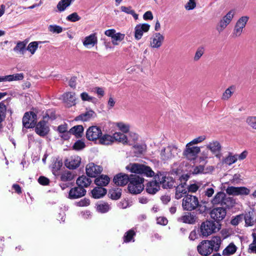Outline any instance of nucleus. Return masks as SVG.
<instances>
[{"mask_svg": "<svg viewBox=\"0 0 256 256\" xmlns=\"http://www.w3.org/2000/svg\"><path fill=\"white\" fill-rule=\"evenodd\" d=\"M182 206L184 210L192 211L200 206L199 210L200 213L206 210V206H202L199 204L198 198L191 194L186 195L182 200Z\"/></svg>", "mask_w": 256, "mask_h": 256, "instance_id": "nucleus-1", "label": "nucleus"}, {"mask_svg": "<svg viewBox=\"0 0 256 256\" xmlns=\"http://www.w3.org/2000/svg\"><path fill=\"white\" fill-rule=\"evenodd\" d=\"M126 168L131 172L142 174L148 177H152L154 174V172L150 166L142 164H130Z\"/></svg>", "mask_w": 256, "mask_h": 256, "instance_id": "nucleus-2", "label": "nucleus"}, {"mask_svg": "<svg viewBox=\"0 0 256 256\" xmlns=\"http://www.w3.org/2000/svg\"><path fill=\"white\" fill-rule=\"evenodd\" d=\"M144 178L136 175H131L128 190L131 194H138L144 188Z\"/></svg>", "mask_w": 256, "mask_h": 256, "instance_id": "nucleus-3", "label": "nucleus"}, {"mask_svg": "<svg viewBox=\"0 0 256 256\" xmlns=\"http://www.w3.org/2000/svg\"><path fill=\"white\" fill-rule=\"evenodd\" d=\"M221 225L212 220H206L202 223L200 232L203 236H208L218 232L220 229Z\"/></svg>", "mask_w": 256, "mask_h": 256, "instance_id": "nucleus-4", "label": "nucleus"}, {"mask_svg": "<svg viewBox=\"0 0 256 256\" xmlns=\"http://www.w3.org/2000/svg\"><path fill=\"white\" fill-rule=\"evenodd\" d=\"M180 152V150L176 145L169 144L162 149L160 152V158L164 161L172 160L176 157Z\"/></svg>", "mask_w": 256, "mask_h": 256, "instance_id": "nucleus-5", "label": "nucleus"}, {"mask_svg": "<svg viewBox=\"0 0 256 256\" xmlns=\"http://www.w3.org/2000/svg\"><path fill=\"white\" fill-rule=\"evenodd\" d=\"M206 149L217 158L220 160L222 156V146L220 142L217 140L210 141L206 146Z\"/></svg>", "mask_w": 256, "mask_h": 256, "instance_id": "nucleus-6", "label": "nucleus"}, {"mask_svg": "<svg viewBox=\"0 0 256 256\" xmlns=\"http://www.w3.org/2000/svg\"><path fill=\"white\" fill-rule=\"evenodd\" d=\"M200 152V147L191 146L190 144H186L183 152V155L188 160H193L196 159Z\"/></svg>", "mask_w": 256, "mask_h": 256, "instance_id": "nucleus-7", "label": "nucleus"}, {"mask_svg": "<svg viewBox=\"0 0 256 256\" xmlns=\"http://www.w3.org/2000/svg\"><path fill=\"white\" fill-rule=\"evenodd\" d=\"M234 15V12L233 10L229 11L218 24L216 29L218 32H222L226 26L231 22Z\"/></svg>", "mask_w": 256, "mask_h": 256, "instance_id": "nucleus-8", "label": "nucleus"}, {"mask_svg": "<svg viewBox=\"0 0 256 256\" xmlns=\"http://www.w3.org/2000/svg\"><path fill=\"white\" fill-rule=\"evenodd\" d=\"M36 115L34 112H26L23 118L22 124L26 128H31L35 126Z\"/></svg>", "mask_w": 256, "mask_h": 256, "instance_id": "nucleus-9", "label": "nucleus"}, {"mask_svg": "<svg viewBox=\"0 0 256 256\" xmlns=\"http://www.w3.org/2000/svg\"><path fill=\"white\" fill-rule=\"evenodd\" d=\"M226 192L229 195L239 196V195H248L250 192V190L246 187H235L228 186L226 189Z\"/></svg>", "mask_w": 256, "mask_h": 256, "instance_id": "nucleus-10", "label": "nucleus"}, {"mask_svg": "<svg viewBox=\"0 0 256 256\" xmlns=\"http://www.w3.org/2000/svg\"><path fill=\"white\" fill-rule=\"evenodd\" d=\"M102 136L100 128L96 126L90 127L86 134V138L90 140H96Z\"/></svg>", "mask_w": 256, "mask_h": 256, "instance_id": "nucleus-11", "label": "nucleus"}, {"mask_svg": "<svg viewBox=\"0 0 256 256\" xmlns=\"http://www.w3.org/2000/svg\"><path fill=\"white\" fill-rule=\"evenodd\" d=\"M81 163V158L78 156H72L64 160V164L67 168L74 170L78 168Z\"/></svg>", "mask_w": 256, "mask_h": 256, "instance_id": "nucleus-12", "label": "nucleus"}, {"mask_svg": "<svg viewBox=\"0 0 256 256\" xmlns=\"http://www.w3.org/2000/svg\"><path fill=\"white\" fill-rule=\"evenodd\" d=\"M86 174L88 176L95 178L101 173L102 168L100 166L96 165L92 162L86 166Z\"/></svg>", "mask_w": 256, "mask_h": 256, "instance_id": "nucleus-13", "label": "nucleus"}, {"mask_svg": "<svg viewBox=\"0 0 256 256\" xmlns=\"http://www.w3.org/2000/svg\"><path fill=\"white\" fill-rule=\"evenodd\" d=\"M226 210L223 208H216L212 210L210 213L212 219L218 222L222 220L226 216Z\"/></svg>", "mask_w": 256, "mask_h": 256, "instance_id": "nucleus-14", "label": "nucleus"}, {"mask_svg": "<svg viewBox=\"0 0 256 256\" xmlns=\"http://www.w3.org/2000/svg\"><path fill=\"white\" fill-rule=\"evenodd\" d=\"M164 36L160 32L155 33L150 38V46L152 48H158L162 44Z\"/></svg>", "mask_w": 256, "mask_h": 256, "instance_id": "nucleus-15", "label": "nucleus"}, {"mask_svg": "<svg viewBox=\"0 0 256 256\" xmlns=\"http://www.w3.org/2000/svg\"><path fill=\"white\" fill-rule=\"evenodd\" d=\"M211 246L208 240H204L198 246V250L200 254L206 256L213 252Z\"/></svg>", "mask_w": 256, "mask_h": 256, "instance_id": "nucleus-16", "label": "nucleus"}, {"mask_svg": "<svg viewBox=\"0 0 256 256\" xmlns=\"http://www.w3.org/2000/svg\"><path fill=\"white\" fill-rule=\"evenodd\" d=\"M86 193V190L84 188L78 186L70 189L68 198L70 199L78 198L84 196Z\"/></svg>", "mask_w": 256, "mask_h": 256, "instance_id": "nucleus-17", "label": "nucleus"}, {"mask_svg": "<svg viewBox=\"0 0 256 256\" xmlns=\"http://www.w3.org/2000/svg\"><path fill=\"white\" fill-rule=\"evenodd\" d=\"M150 26L147 24H139L136 26L134 28V37L136 40H140L144 32L148 31Z\"/></svg>", "mask_w": 256, "mask_h": 256, "instance_id": "nucleus-18", "label": "nucleus"}, {"mask_svg": "<svg viewBox=\"0 0 256 256\" xmlns=\"http://www.w3.org/2000/svg\"><path fill=\"white\" fill-rule=\"evenodd\" d=\"M35 131L40 136H44L48 133L50 128L44 121H40L36 126Z\"/></svg>", "mask_w": 256, "mask_h": 256, "instance_id": "nucleus-19", "label": "nucleus"}, {"mask_svg": "<svg viewBox=\"0 0 256 256\" xmlns=\"http://www.w3.org/2000/svg\"><path fill=\"white\" fill-rule=\"evenodd\" d=\"M130 178L128 175L123 173L116 174L114 178V182L117 186H124L130 182Z\"/></svg>", "mask_w": 256, "mask_h": 256, "instance_id": "nucleus-20", "label": "nucleus"}, {"mask_svg": "<svg viewBox=\"0 0 256 256\" xmlns=\"http://www.w3.org/2000/svg\"><path fill=\"white\" fill-rule=\"evenodd\" d=\"M62 98L64 102L66 104L67 106L70 107L76 104V98L75 93L68 92L63 94Z\"/></svg>", "mask_w": 256, "mask_h": 256, "instance_id": "nucleus-21", "label": "nucleus"}, {"mask_svg": "<svg viewBox=\"0 0 256 256\" xmlns=\"http://www.w3.org/2000/svg\"><path fill=\"white\" fill-rule=\"evenodd\" d=\"M243 218L244 220L246 226H253L256 222L254 218V214L253 211H250L243 214Z\"/></svg>", "mask_w": 256, "mask_h": 256, "instance_id": "nucleus-22", "label": "nucleus"}, {"mask_svg": "<svg viewBox=\"0 0 256 256\" xmlns=\"http://www.w3.org/2000/svg\"><path fill=\"white\" fill-rule=\"evenodd\" d=\"M98 38L96 34H92L86 36L83 41V44L86 48H90L97 44Z\"/></svg>", "mask_w": 256, "mask_h": 256, "instance_id": "nucleus-23", "label": "nucleus"}, {"mask_svg": "<svg viewBox=\"0 0 256 256\" xmlns=\"http://www.w3.org/2000/svg\"><path fill=\"white\" fill-rule=\"evenodd\" d=\"M162 178L158 177V181L162 184L164 188H170L174 186V182L171 177H166L160 176Z\"/></svg>", "mask_w": 256, "mask_h": 256, "instance_id": "nucleus-24", "label": "nucleus"}, {"mask_svg": "<svg viewBox=\"0 0 256 256\" xmlns=\"http://www.w3.org/2000/svg\"><path fill=\"white\" fill-rule=\"evenodd\" d=\"M187 193V188L186 183L181 184L176 188L175 198L177 200L181 198Z\"/></svg>", "mask_w": 256, "mask_h": 256, "instance_id": "nucleus-25", "label": "nucleus"}, {"mask_svg": "<svg viewBox=\"0 0 256 256\" xmlns=\"http://www.w3.org/2000/svg\"><path fill=\"white\" fill-rule=\"evenodd\" d=\"M146 189L148 193L154 194L160 190L159 183L154 180L150 182L147 184Z\"/></svg>", "mask_w": 256, "mask_h": 256, "instance_id": "nucleus-26", "label": "nucleus"}, {"mask_svg": "<svg viewBox=\"0 0 256 256\" xmlns=\"http://www.w3.org/2000/svg\"><path fill=\"white\" fill-rule=\"evenodd\" d=\"M196 220V216L190 212H186L180 218V220L184 223L193 224Z\"/></svg>", "mask_w": 256, "mask_h": 256, "instance_id": "nucleus-27", "label": "nucleus"}, {"mask_svg": "<svg viewBox=\"0 0 256 256\" xmlns=\"http://www.w3.org/2000/svg\"><path fill=\"white\" fill-rule=\"evenodd\" d=\"M106 190L102 186H97L92 190V194L94 198H100L104 196L106 193Z\"/></svg>", "mask_w": 256, "mask_h": 256, "instance_id": "nucleus-28", "label": "nucleus"}, {"mask_svg": "<svg viewBox=\"0 0 256 256\" xmlns=\"http://www.w3.org/2000/svg\"><path fill=\"white\" fill-rule=\"evenodd\" d=\"M91 182V180L84 175L80 176L76 180V184L78 186L83 188L88 186Z\"/></svg>", "mask_w": 256, "mask_h": 256, "instance_id": "nucleus-29", "label": "nucleus"}, {"mask_svg": "<svg viewBox=\"0 0 256 256\" xmlns=\"http://www.w3.org/2000/svg\"><path fill=\"white\" fill-rule=\"evenodd\" d=\"M96 116V114L92 110H89L77 116L76 120H82V121H87L91 118L95 117Z\"/></svg>", "mask_w": 256, "mask_h": 256, "instance_id": "nucleus-30", "label": "nucleus"}, {"mask_svg": "<svg viewBox=\"0 0 256 256\" xmlns=\"http://www.w3.org/2000/svg\"><path fill=\"white\" fill-rule=\"evenodd\" d=\"M110 180L108 176L106 175L102 174L100 177L96 178L94 182L96 185L100 186H106L108 184Z\"/></svg>", "mask_w": 256, "mask_h": 256, "instance_id": "nucleus-31", "label": "nucleus"}, {"mask_svg": "<svg viewBox=\"0 0 256 256\" xmlns=\"http://www.w3.org/2000/svg\"><path fill=\"white\" fill-rule=\"evenodd\" d=\"M75 0H60L56 8L60 12H64L70 6Z\"/></svg>", "mask_w": 256, "mask_h": 256, "instance_id": "nucleus-32", "label": "nucleus"}, {"mask_svg": "<svg viewBox=\"0 0 256 256\" xmlns=\"http://www.w3.org/2000/svg\"><path fill=\"white\" fill-rule=\"evenodd\" d=\"M212 245L211 247L213 250L218 251L219 250L222 240L220 236H214L211 240H208Z\"/></svg>", "mask_w": 256, "mask_h": 256, "instance_id": "nucleus-33", "label": "nucleus"}, {"mask_svg": "<svg viewBox=\"0 0 256 256\" xmlns=\"http://www.w3.org/2000/svg\"><path fill=\"white\" fill-rule=\"evenodd\" d=\"M62 165L63 162L62 160L56 159L54 160L52 166V174L55 176H57L58 174V171L60 170Z\"/></svg>", "mask_w": 256, "mask_h": 256, "instance_id": "nucleus-34", "label": "nucleus"}, {"mask_svg": "<svg viewBox=\"0 0 256 256\" xmlns=\"http://www.w3.org/2000/svg\"><path fill=\"white\" fill-rule=\"evenodd\" d=\"M113 141H118L122 144H128V138L125 134L120 132H115L113 136Z\"/></svg>", "mask_w": 256, "mask_h": 256, "instance_id": "nucleus-35", "label": "nucleus"}, {"mask_svg": "<svg viewBox=\"0 0 256 256\" xmlns=\"http://www.w3.org/2000/svg\"><path fill=\"white\" fill-rule=\"evenodd\" d=\"M99 142L104 145H109L114 142L112 136L109 134H104L100 136Z\"/></svg>", "mask_w": 256, "mask_h": 256, "instance_id": "nucleus-36", "label": "nucleus"}, {"mask_svg": "<svg viewBox=\"0 0 256 256\" xmlns=\"http://www.w3.org/2000/svg\"><path fill=\"white\" fill-rule=\"evenodd\" d=\"M237 248L233 243H230L223 250L222 254L224 256H230L236 252Z\"/></svg>", "mask_w": 256, "mask_h": 256, "instance_id": "nucleus-37", "label": "nucleus"}, {"mask_svg": "<svg viewBox=\"0 0 256 256\" xmlns=\"http://www.w3.org/2000/svg\"><path fill=\"white\" fill-rule=\"evenodd\" d=\"M238 160V155H232L230 153L228 155L222 160V164L231 165L235 163Z\"/></svg>", "mask_w": 256, "mask_h": 256, "instance_id": "nucleus-38", "label": "nucleus"}, {"mask_svg": "<svg viewBox=\"0 0 256 256\" xmlns=\"http://www.w3.org/2000/svg\"><path fill=\"white\" fill-rule=\"evenodd\" d=\"M83 131L84 128L81 125H78L70 128V132L78 138L82 136Z\"/></svg>", "mask_w": 256, "mask_h": 256, "instance_id": "nucleus-39", "label": "nucleus"}, {"mask_svg": "<svg viewBox=\"0 0 256 256\" xmlns=\"http://www.w3.org/2000/svg\"><path fill=\"white\" fill-rule=\"evenodd\" d=\"M110 209V206L107 202H102L97 204V210L101 213L106 212Z\"/></svg>", "mask_w": 256, "mask_h": 256, "instance_id": "nucleus-40", "label": "nucleus"}, {"mask_svg": "<svg viewBox=\"0 0 256 256\" xmlns=\"http://www.w3.org/2000/svg\"><path fill=\"white\" fill-rule=\"evenodd\" d=\"M26 44L24 42H18L16 46L14 48L15 52H18L20 54H24L26 48Z\"/></svg>", "mask_w": 256, "mask_h": 256, "instance_id": "nucleus-41", "label": "nucleus"}, {"mask_svg": "<svg viewBox=\"0 0 256 256\" xmlns=\"http://www.w3.org/2000/svg\"><path fill=\"white\" fill-rule=\"evenodd\" d=\"M226 194L222 192H218L214 197L212 200V203L213 204H222V200L224 198Z\"/></svg>", "mask_w": 256, "mask_h": 256, "instance_id": "nucleus-42", "label": "nucleus"}, {"mask_svg": "<svg viewBox=\"0 0 256 256\" xmlns=\"http://www.w3.org/2000/svg\"><path fill=\"white\" fill-rule=\"evenodd\" d=\"M74 178V175L72 172L66 170L60 175V179L62 182H68L72 180Z\"/></svg>", "mask_w": 256, "mask_h": 256, "instance_id": "nucleus-43", "label": "nucleus"}, {"mask_svg": "<svg viewBox=\"0 0 256 256\" xmlns=\"http://www.w3.org/2000/svg\"><path fill=\"white\" fill-rule=\"evenodd\" d=\"M42 42H30L26 48V50L30 52L31 54H34L36 50L38 48V46L39 44L42 43Z\"/></svg>", "mask_w": 256, "mask_h": 256, "instance_id": "nucleus-44", "label": "nucleus"}, {"mask_svg": "<svg viewBox=\"0 0 256 256\" xmlns=\"http://www.w3.org/2000/svg\"><path fill=\"white\" fill-rule=\"evenodd\" d=\"M6 112V106L3 102H0V128H2L1 123L5 119Z\"/></svg>", "mask_w": 256, "mask_h": 256, "instance_id": "nucleus-45", "label": "nucleus"}, {"mask_svg": "<svg viewBox=\"0 0 256 256\" xmlns=\"http://www.w3.org/2000/svg\"><path fill=\"white\" fill-rule=\"evenodd\" d=\"M124 38V34L120 32L116 33L112 38V42L114 45L118 44V42L122 40Z\"/></svg>", "mask_w": 256, "mask_h": 256, "instance_id": "nucleus-46", "label": "nucleus"}, {"mask_svg": "<svg viewBox=\"0 0 256 256\" xmlns=\"http://www.w3.org/2000/svg\"><path fill=\"white\" fill-rule=\"evenodd\" d=\"M250 17L248 16H242L238 19L236 24L244 29Z\"/></svg>", "mask_w": 256, "mask_h": 256, "instance_id": "nucleus-47", "label": "nucleus"}, {"mask_svg": "<svg viewBox=\"0 0 256 256\" xmlns=\"http://www.w3.org/2000/svg\"><path fill=\"white\" fill-rule=\"evenodd\" d=\"M136 235V232L134 230H130L126 232L124 236V242H129L132 241L134 236Z\"/></svg>", "mask_w": 256, "mask_h": 256, "instance_id": "nucleus-48", "label": "nucleus"}, {"mask_svg": "<svg viewBox=\"0 0 256 256\" xmlns=\"http://www.w3.org/2000/svg\"><path fill=\"white\" fill-rule=\"evenodd\" d=\"M120 10L122 12L126 14H132L135 20H137L138 18V14H137L133 10H132V7L122 6L120 7Z\"/></svg>", "mask_w": 256, "mask_h": 256, "instance_id": "nucleus-49", "label": "nucleus"}, {"mask_svg": "<svg viewBox=\"0 0 256 256\" xmlns=\"http://www.w3.org/2000/svg\"><path fill=\"white\" fill-rule=\"evenodd\" d=\"M234 91V88L232 86L228 88L224 92L222 99L224 100H228L232 95Z\"/></svg>", "mask_w": 256, "mask_h": 256, "instance_id": "nucleus-50", "label": "nucleus"}, {"mask_svg": "<svg viewBox=\"0 0 256 256\" xmlns=\"http://www.w3.org/2000/svg\"><path fill=\"white\" fill-rule=\"evenodd\" d=\"M80 98L83 101H88L89 102H96V99L92 96H90L87 92H83L80 95Z\"/></svg>", "mask_w": 256, "mask_h": 256, "instance_id": "nucleus-51", "label": "nucleus"}, {"mask_svg": "<svg viewBox=\"0 0 256 256\" xmlns=\"http://www.w3.org/2000/svg\"><path fill=\"white\" fill-rule=\"evenodd\" d=\"M243 31L244 29L242 28L236 24L232 34V36L234 38H238L240 36Z\"/></svg>", "mask_w": 256, "mask_h": 256, "instance_id": "nucleus-52", "label": "nucleus"}, {"mask_svg": "<svg viewBox=\"0 0 256 256\" xmlns=\"http://www.w3.org/2000/svg\"><path fill=\"white\" fill-rule=\"evenodd\" d=\"M48 28L52 33L60 34L62 32V28L57 25H50Z\"/></svg>", "mask_w": 256, "mask_h": 256, "instance_id": "nucleus-53", "label": "nucleus"}, {"mask_svg": "<svg viewBox=\"0 0 256 256\" xmlns=\"http://www.w3.org/2000/svg\"><path fill=\"white\" fill-rule=\"evenodd\" d=\"M233 204V200L230 198L226 197V196H224V198L222 200L221 205L228 208H230L232 206Z\"/></svg>", "mask_w": 256, "mask_h": 256, "instance_id": "nucleus-54", "label": "nucleus"}, {"mask_svg": "<svg viewBox=\"0 0 256 256\" xmlns=\"http://www.w3.org/2000/svg\"><path fill=\"white\" fill-rule=\"evenodd\" d=\"M9 82L13 80H20L24 78V74L22 73L8 75Z\"/></svg>", "mask_w": 256, "mask_h": 256, "instance_id": "nucleus-55", "label": "nucleus"}, {"mask_svg": "<svg viewBox=\"0 0 256 256\" xmlns=\"http://www.w3.org/2000/svg\"><path fill=\"white\" fill-rule=\"evenodd\" d=\"M206 138L205 136H200L198 138H194L193 140L188 143L187 144H190L191 146H194V144H196L202 142Z\"/></svg>", "mask_w": 256, "mask_h": 256, "instance_id": "nucleus-56", "label": "nucleus"}, {"mask_svg": "<svg viewBox=\"0 0 256 256\" xmlns=\"http://www.w3.org/2000/svg\"><path fill=\"white\" fill-rule=\"evenodd\" d=\"M66 20L68 21H70L72 22H76L80 20V17L78 15V14L76 12H74L68 15L66 17Z\"/></svg>", "mask_w": 256, "mask_h": 256, "instance_id": "nucleus-57", "label": "nucleus"}, {"mask_svg": "<svg viewBox=\"0 0 256 256\" xmlns=\"http://www.w3.org/2000/svg\"><path fill=\"white\" fill-rule=\"evenodd\" d=\"M204 48L202 47H199L195 54V55L194 58V61H198L200 58H201V56L203 55L204 54Z\"/></svg>", "mask_w": 256, "mask_h": 256, "instance_id": "nucleus-58", "label": "nucleus"}, {"mask_svg": "<svg viewBox=\"0 0 256 256\" xmlns=\"http://www.w3.org/2000/svg\"><path fill=\"white\" fill-rule=\"evenodd\" d=\"M248 124L253 128L256 129V116H249L246 120Z\"/></svg>", "mask_w": 256, "mask_h": 256, "instance_id": "nucleus-59", "label": "nucleus"}, {"mask_svg": "<svg viewBox=\"0 0 256 256\" xmlns=\"http://www.w3.org/2000/svg\"><path fill=\"white\" fill-rule=\"evenodd\" d=\"M243 219V214H239L233 218L230 222V224L234 226H238Z\"/></svg>", "mask_w": 256, "mask_h": 256, "instance_id": "nucleus-60", "label": "nucleus"}, {"mask_svg": "<svg viewBox=\"0 0 256 256\" xmlns=\"http://www.w3.org/2000/svg\"><path fill=\"white\" fill-rule=\"evenodd\" d=\"M242 176L240 174H236L232 176V178L230 180V182L233 184L239 183L241 180Z\"/></svg>", "mask_w": 256, "mask_h": 256, "instance_id": "nucleus-61", "label": "nucleus"}, {"mask_svg": "<svg viewBox=\"0 0 256 256\" xmlns=\"http://www.w3.org/2000/svg\"><path fill=\"white\" fill-rule=\"evenodd\" d=\"M85 146L84 142L82 140H78L73 146L74 149L76 150H80Z\"/></svg>", "mask_w": 256, "mask_h": 256, "instance_id": "nucleus-62", "label": "nucleus"}, {"mask_svg": "<svg viewBox=\"0 0 256 256\" xmlns=\"http://www.w3.org/2000/svg\"><path fill=\"white\" fill-rule=\"evenodd\" d=\"M117 126L118 128L123 132H128L129 130V126L122 122L118 123Z\"/></svg>", "mask_w": 256, "mask_h": 256, "instance_id": "nucleus-63", "label": "nucleus"}, {"mask_svg": "<svg viewBox=\"0 0 256 256\" xmlns=\"http://www.w3.org/2000/svg\"><path fill=\"white\" fill-rule=\"evenodd\" d=\"M134 152L138 154H142L145 151L146 146L137 145L134 146Z\"/></svg>", "mask_w": 256, "mask_h": 256, "instance_id": "nucleus-64", "label": "nucleus"}]
</instances>
